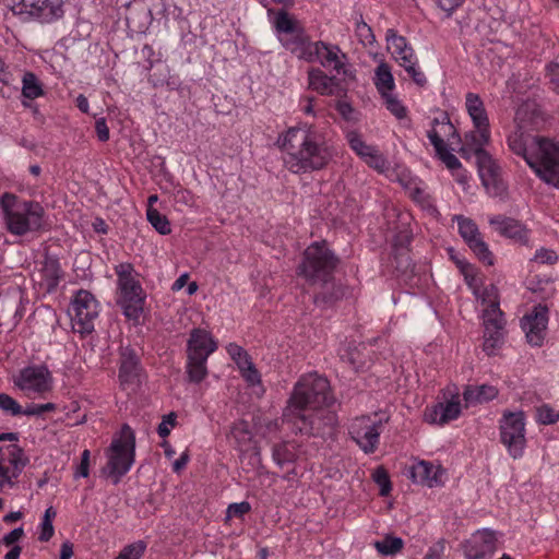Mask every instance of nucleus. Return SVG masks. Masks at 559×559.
I'll list each match as a JSON object with an SVG mask.
<instances>
[{"instance_id": "obj_28", "label": "nucleus", "mask_w": 559, "mask_h": 559, "mask_svg": "<svg viewBox=\"0 0 559 559\" xmlns=\"http://www.w3.org/2000/svg\"><path fill=\"white\" fill-rule=\"evenodd\" d=\"M308 84L309 87L326 96H338L343 90L338 80L335 76H329L320 69H311L308 72Z\"/></svg>"}, {"instance_id": "obj_13", "label": "nucleus", "mask_w": 559, "mask_h": 559, "mask_svg": "<svg viewBox=\"0 0 559 559\" xmlns=\"http://www.w3.org/2000/svg\"><path fill=\"white\" fill-rule=\"evenodd\" d=\"M485 146L474 147L464 145L461 153L473 152L477 158L478 173L486 190L492 195H502L506 192V185L502 180V169L498 162L484 150Z\"/></svg>"}, {"instance_id": "obj_17", "label": "nucleus", "mask_w": 559, "mask_h": 559, "mask_svg": "<svg viewBox=\"0 0 559 559\" xmlns=\"http://www.w3.org/2000/svg\"><path fill=\"white\" fill-rule=\"evenodd\" d=\"M459 225V233L467 246L473 250L477 258L487 265L493 264V257L484 241L477 225L464 216L455 217Z\"/></svg>"}, {"instance_id": "obj_56", "label": "nucleus", "mask_w": 559, "mask_h": 559, "mask_svg": "<svg viewBox=\"0 0 559 559\" xmlns=\"http://www.w3.org/2000/svg\"><path fill=\"white\" fill-rule=\"evenodd\" d=\"M444 542L439 540L433 544L425 555L424 559H442L444 552Z\"/></svg>"}, {"instance_id": "obj_42", "label": "nucleus", "mask_w": 559, "mask_h": 559, "mask_svg": "<svg viewBox=\"0 0 559 559\" xmlns=\"http://www.w3.org/2000/svg\"><path fill=\"white\" fill-rule=\"evenodd\" d=\"M355 33L360 44L372 46L376 43V36L371 27L360 16L355 24Z\"/></svg>"}, {"instance_id": "obj_6", "label": "nucleus", "mask_w": 559, "mask_h": 559, "mask_svg": "<svg viewBox=\"0 0 559 559\" xmlns=\"http://www.w3.org/2000/svg\"><path fill=\"white\" fill-rule=\"evenodd\" d=\"M484 343L483 349L487 355H493L504 341L506 320L499 308L498 290L495 286L486 288L481 295Z\"/></svg>"}, {"instance_id": "obj_14", "label": "nucleus", "mask_w": 559, "mask_h": 559, "mask_svg": "<svg viewBox=\"0 0 559 559\" xmlns=\"http://www.w3.org/2000/svg\"><path fill=\"white\" fill-rule=\"evenodd\" d=\"M385 40L388 50L391 51L395 61L404 68L416 84L424 85L426 76L419 70L414 49L408 45L406 38L399 35L394 28H389L385 33Z\"/></svg>"}, {"instance_id": "obj_25", "label": "nucleus", "mask_w": 559, "mask_h": 559, "mask_svg": "<svg viewBox=\"0 0 559 559\" xmlns=\"http://www.w3.org/2000/svg\"><path fill=\"white\" fill-rule=\"evenodd\" d=\"M139 357L129 346L120 348L119 380L123 389L134 386L140 378Z\"/></svg>"}, {"instance_id": "obj_23", "label": "nucleus", "mask_w": 559, "mask_h": 559, "mask_svg": "<svg viewBox=\"0 0 559 559\" xmlns=\"http://www.w3.org/2000/svg\"><path fill=\"white\" fill-rule=\"evenodd\" d=\"M496 533L490 530L477 531L465 545L467 559H484L496 550Z\"/></svg>"}, {"instance_id": "obj_19", "label": "nucleus", "mask_w": 559, "mask_h": 559, "mask_svg": "<svg viewBox=\"0 0 559 559\" xmlns=\"http://www.w3.org/2000/svg\"><path fill=\"white\" fill-rule=\"evenodd\" d=\"M311 55V60H308V62L318 61L323 68L333 69L338 74L347 75V57L338 46L316 41L312 46Z\"/></svg>"}, {"instance_id": "obj_52", "label": "nucleus", "mask_w": 559, "mask_h": 559, "mask_svg": "<svg viewBox=\"0 0 559 559\" xmlns=\"http://www.w3.org/2000/svg\"><path fill=\"white\" fill-rule=\"evenodd\" d=\"M176 425L177 415L175 413H169L163 417L162 423L158 425L157 432L162 438H166Z\"/></svg>"}, {"instance_id": "obj_26", "label": "nucleus", "mask_w": 559, "mask_h": 559, "mask_svg": "<svg viewBox=\"0 0 559 559\" xmlns=\"http://www.w3.org/2000/svg\"><path fill=\"white\" fill-rule=\"evenodd\" d=\"M461 414V404L459 396L452 397L444 403H438L431 407H427L424 414L425 420L429 424L443 426Z\"/></svg>"}, {"instance_id": "obj_27", "label": "nucleus", "mask_w": 559, "mask_h": 559, "mask_svg": "<svg viewBox=\"0 0 559 559\" xmlns=\"http://www.w3.org/2000/svg\"><path fill=\"white\" fill-rule=\"evenodd\" d=\"M217 349V343L210 332L203 329H193L187 345V356L209 358Z\"/></svg>"}, {"instance_id": "obj_34", "label": "nucleus", "mask_w": 559, "mask_h": 559, "mask_svg": "<svg viewBox=\"0 0 559 559\" xmlns=\"http://www.w3.org/2000/svg\"><path fill=\"white\" fill-rule=\"evenodd\" d=\"M39 272L48 290L55 289L62 277L60 263L57 259L53 258H46Z\"/></svg>"}, {"instance_id": "obj_11", "label": "nucleus", "mask_w": 559, "mask_h": 559, "mask_svg": "<svg viewBox=\"0 0 559 559\" xmlns=\"http://www.w3.org/2000/svg\"><path fill=\"white\" fill-rule=\"evenodd\" d=\"M465 108L474 129L465 134L464 145H473L474 147L488 145L491 138L490 123L479 95L472 92L467 93L465 95Z\"/></svg>"}, {"instance_id": "obj_48", "label": "nucleus", "mask_w": 559, "mask_h": 559, "mask_svg": "<svg viewBox=\"0 0 559 559\" xmlns=\"http://www.w3.org/2000/svg\"><path fill=\"white\" fill-rule=\"evenodd\" d=\"M373 479L380 486V495L388 496L391 491V483L386 471L383 467H378L373 472Z\"/></svg>"}, {"instance_id": "obj_41", "label": "nucleus", "mask_w": 559, "mask_h": 559, "mask_svg": "<svg viewBox=\"0 0 559 559\" xmlns=\"http://www.w3.org/2000/svg\"><path fill=\"white\" fill-rule=\"evenodd\" d=\"M346 140L350 146V148L362 159L370 152H373L376 146L367 144L362 136L356 131H349L346 134Z\"/></svg>"}, {"instance_id": "obj_9", "label": "nucleus", "mask_w": 559, "mask_h": 559, "mask_svg": "<svg viewBox=\"0 0 559 559\" xmlns=\"http://www.w3.org/2000/svg\"><path fill=\"white\" fill-rule=\"evenodd\" d=\"M499 429L500 440L509 455L514 460L521 459L526 448L524 413L504 412L499 421Z\"/></svg>"}, {"instance_id": "obj_5", "label": "nucleus", "mask_w": 559, "mask_h": 559, "mask_svg": "<svg viewBox=\"0 0 559 559\" xmlns=\"http://www.w3.org/2000/svg\"><path fill=\"white\" fill-rule=\"evenodd\" d=\"M105 454L107 463L103 474L116 485L131 469L135 459V435L129 425L124 424L112 437Z\"/></svg>"}, {"instance_id": "obj_62", "label": "nucleus", "mask_w": 559, "mask_h": 559, "mask_svg": "<svg viewBox=\"0 0 559 559\" xmlns=\"http://www.w3.org/2000/svg\"><path fill=\"white\" fill-rule=\"evenodd\" d=\"M235 364L237 365L239 371H242L243 369L253 365L252 359L249 356L248 352H246L243 355L240 356V358L235 360Z\"/></svg>"}, {"instance_id": "obj_2", "label": "nucleus", "mask_w": 559, "mask_h": 559, "mask_svg": "<svg viewBox=\"0 0 559 559\" xmlns=\"http://www.w3.org/2000/svg\"><path fill=\"white\" fill-rule=\"evenodd\" d=\"M284 167L293 174H308L328 166L332 158L323 135L309 123L288 128L277 138Z\"/></svg>"}, {"instance_id": "obj_55", "label": "nucleus", "mask_w": 559, "mask_h": 559, "mask_svg": "<svg viewBox=\"0 0 559 559\" xmlns=\"http://www.w3.org/2000/svg\"><path fill=\"white\" fill-rule=\"evenodd\" d=\"M90 456L91 452L84 450L81 454V463L78 466L74 476L75 477H87L90 474Z\"/></svg>"}, {"instance_id": "obj_38", "label": "nucleus", "mask_w": 559, "mask_h": 559, "mask_svg": "<svg viewBox=\"0 0 559 559\" xmlns=\"http://www.w3.org/2000/svg\"><path fill=\"white\" fill-rule=\"evenodd\" d=\"M22 95L27 99H35L44 95V88L33 72H26L22 79Z\"/></svg>"}, {"instance_id": "obj_45", "label": "nucleus", "mask_w": 559, "mask_h": 559, "mask_svg": "<svg viewBox=\"0 0 559 559\" xmlns=\"http://www.w3.org/2000/svg\"><path fill=\"white\" fill-rule=\"evenodd\" d=\"M382 98L384 99L386 109L397 119H403L406 117V108L392 93L386 96H382Z\"/></svg>"}, {"instance_id": "obj_8", "label": "nucleus", "mask_w": 559, "mask_h": 559, "mask_svg": "<svg viewBox=\"0 0 559 559\" xmlns=\"http://www.w3.org/2000/svg\"><path fill=\"white\" fill-rule=\"evenodd\" d=\"M115 272L118 277V288L120 292L119 305L121 306L124 316L138 321L144 304V292L136 278V272L131 263H119L115 266Z\"/></svg>"}, {"instance_id": "obj_40", "label": "nucleus", "mask_w": 559, "mask_h": 559, "mask_svg": "<svg viewBox=\"0 0 559 559\" xmlns=\"http://www.w3.org/2000/svg\"><path fill=\"white\" fill-rule=\"evenodd\" d=\"M146 218L150 224L155 228L157 233L160 235H168L171 231L170 223L167 217L160 214L156 209L152 206H147L146 210Z\"/></svg>"}, {"instance_id": "obj_61", "label": "nucleus", "mask_w": 559, "mask_h": 559, "mask_svg": "<svg viewBox=\"0 0 559 559\" xmlns=\"http://www.w3.org/2000/svg\"><path fill=\"white\" fill-rule=\"evenodd\" d=\"M226 349H227L228 355L230 356V358L234 361L237 360L238 358H240V356L247 352L236 343L228 344Z\"/></svg>"}, {"instance_id": "obj_3", "label": "nucleus", "mask_w": 559, "mask_h": 559, "mask_svg": "<svg viewBox=\"0 0 559 559\" xmlns=\"http://www.w3.org/2000/svg\"><path fill=\"white\" fill-rule=\"evenodd\" d=\"M334 403L330 382L317 372L302 376L295 384L284 417L294 423L299 432L312 431V420L305 414Z\"/></svg>"}, {"instance_id": "obj_51", "label": "nucleus", "mask_w": 559, "mask_h": 559, "mask_svg": "<svg viewBox=\"0 0 559 559\" xmlns=\"http://www.w3.org/2000/svg\"><path fill=\"white\" fill-rule=\"evenodd\" d=\"M533 260L542 264H554L558 261V254L548 248H539L536 250Z\"/></svg>"}, {"instance_id": "obj_39", "label": "nucleus", "mask_w": 559, "mask_h": 559, "mask_svg": "<svg viewBox=\"0 0 559 559\" xmlns=\"http://www.w3.org/2000/svg\"><path fill=\"white\" fill-rule=\"evenodd\" d=\"M374 548L383 556H393L403 549L404 542L400 537L386 536L382 540L374 542Z\"/></svg>"}, {"instance_id": "obj_47", "label": "nucleus", "mask_w": 559, "mask_h": 559, "mask_svg": "<svg viewBox=\"0 0 559 559\" xmlns=\"http://www.w3.org/2000/svg\"><path fill=\"white\" fill-rule=\"evenodd\" d=\"M537 421L543 425H551L559 420V412L549 405H542L536 409Z\"/></svg>"}, {"instance_id": "obj_33", "label": "nucleus", "mask_w": 559, "mask_h": 559, "mask_svg": "<svg viewBox=\"0 0 559 559\" xmlns=\"http://www.w3.org/2000/svg\"><path fill=\"white\" fill-rule=\"evenodd\" d=\"M373 83L381 96H386L394 90V78L391 72V67L386 62L381 61L377 66L374 70Z\"/></svg>"}, {"instance_id": "obj_4", "label": "nucleus", "mask_w": 559, "mask_h": 559, "mask_svg": "<svg viewBox=\"0 0 559 559\" xmlns=\"http://www.w3.org/2000/svg\"><path fill=\"white\" fill-rule=\"evenodd\" d=\"M0 206L5 227L12 235L37 231L44 225L45 211L37 202L20 201L14 194L4 193Z\"/></svg>"}, {"instance_id": "obj_58", "label": "nucleus", "mask_w": 559, "mask_h": 559, "mask_svg": "<svg viewBox=\"0 0 559 559\" xmlns=\"http://www.w3.org/2000/svg\"><path fill=\"white\" fill-rule=\"evenodd\" d=\"M97 136L102 142H106L109 139V129L106 124L105 119H98L95 123Z\"/></svg>"}, {"instance_id": "obj_31", "label": "nucleus", "mask_w": 559, "mask_h": 559, "mask_svg": "<svg viewBox=\"0 0 559 559\" xmlns=\"http://www.w3.org/2000/svg\"><path fill=\"white\" fill-rule=\"evenodd\" d=\"M230 438L240 452H248L255 448L253 433L250 430L249 424L245 420H238L231 426Z\"/></svg>"}, {"instance_id": "obj_63", "label": "nucleus", "mask_w": 559, "mask_h": 559, "mask_svg": "<svg viewBox=\"0 0 559 559\" xmlns=\"http://www.w3.org/2000/svg\"><path fill=\"white\" fill-rule=\"evenodd\" d=\"M462 0H437L439 7L444 11H453L461 4Z\"/></svg>"}, {"instance_id": "obj_36", "label": "nucleus", "mask_w": 559, "mask_h": 559, "mask_svg": "<svg viewBox=\"0 0 559 559\" xmlns=\"http://www.w3.org/2000/svg\"><path fill=\"white\" fill-rule=\"evenodd\" d=\"M273 26L278 34L284 36L304 28L299 21L285 10H281L275 14Z\"/></svg>"}, {"instance_id": "obj_57", "label": "nucleus", "mask_w": 559, "mask_h": 559, "mask_svg": "<svg viewBox=\"0 0 559 559\" xmlns=\"http://www.w3.org/2000/svg\"><path fill=\"white\" fill-rule=\"evenodd\" d=\"M55 533L52 521L41 520L39 540L48 542Z\"/></svg>"}, {"instance_id": "obj_46", "label": "nucleus", "mask_w": 559, "mask_h": 559, "mask_svg": "<svg viewBox=\"0 0 559 559\" xmlns=\"http://www.w3.org/2000/svg\"><path fill=\"white\" fill-rule=\"evenodd\" d=\"M0 409L11 416L22 415V406L5 393H0Z\"/></svg>"}, {"instance_id": "obj_54", "label": "nucleus", "mask_w": 559, "mask_h": 559, "mask_svg": "<svg viewBox=\"0 0 559 559\" xmlns=\"http://www.w3.org/2000/svg\"><path fill=\"white\" fill-rule=\"evenodd\" d=\"M240 374L249 385H261V374L254 364L240 371Z\"/></svg>"}, {"instance_id": "obj_60", "label": "nucleus", "mask_w": 559, "mask_h": 559, "mask_svg": "<svg viewBox=\"0 0 559 559\" xmlns=\"http://www.w3.org/2000/svg\"><path fill=\"white\" fill-rule=\"evenodd\" d=\"M23 535H24L23 528L17 527V528H14L13 531H11L10 533H8L7 535H4L2 540L7 546H11L14 543H16L17 540H20Z\"/></svg>"}, {"instance_id": "obj_30", "label": "nucleus", "mask_w": 559, "mask_h": 559, "mask_svg": "<svg viewBox=\"0 0 559 559\" xmlns=\"http://www.w3.org/2000/svg\"><path fill=\"white\" fill-rule=\"evenodd\" d=\"M300 456L301 451L295 441L281 442L273 447V461L281 468L294 464L300 459Z\"/></svg>"}, {"instance_id": "obj_7", "label": "nucleus", "mask_w": 559, "mask_h": 559, "mask_svg": "<svg viewBox=\"0 0 559 559\" xmlns=\"http://www.w3.org/2000/svg\"><path fill=\"white\" fill-rule=\"evenodd\" d=\"M337 265V259L325 242H313L304 252L298 273L310 284L328 283Z\"/></svg>"}, {"instance_id": "obj_32", "label": "nucleus", "mask_w": 559, "mask_h": 559, "mask_svg": "<svg viewBox=\"0 0 559 559\" xmlns=\"http://www.w3.org/2000/svg\"><path fill=\"white\" fill-rule=\"evenodd\" d=\"M497 395L498 390L495 386L488 384L468 385L463 392V397L467 406L491 401Z\"/></svg>"}, {"instance_id": "obj_43", "label": "nucleus", "mask_w": 559, "mask_h": 559, "mask_svg": "<svg viewBox=\"0 0 559 559\" xmlns=\"http://www.w3.org/2000/svg\"><path fill=\"white\" fill-rule=\"evenodd\" d=\"M146 549V544L143 540H138L130 545L124 546L115 559H140Z\"/></svg>"}, {"instance_id": "obj_44", "label": "nucleus", "mask_w": 559, "mask_h": 559, "mask_svg": "<svg viewBox=\"0 0 559 559\" xmlns=\"http://www.w3.org/2000/svg\"><path fill=\"white\" fill-rule=\"evenodd\" d=\"M362 160L379 173H384L389 168V163L382 153L376 147Z\"/></svg>"}, {"instance_id": "obj_29", "label": "nucleus", "mask_w": 559, "mask_h": 559, "mask_svg": "<svg viewBox=\"0 0 559 559\" xmlns=\"http://www.w3.org/2000/svg\"><path fill=\"white\" fill-rule=\"evenodd\" d=\"M282 45L296 55L299 59L311 60V49L314 43H312L309 36L306 34L305 28L280 37Z\"/></svg>"}, {"instance_id": "obj_15", "label": "nucleus", "mask_w": 559, "mask_h": 559, "mask_svg": "<svg viewBox=\"0 0 559 559\" xmlns=\"http://www.w3.org/2000/svg\"><path fill=\"white\" fill-rule=\"evenodd\" d=\"M12 12L24 20H35L40 23H51L63 14L61 4L51 0H20L13 2Z\"/></svg>"}, {"instance_id": "obj_20", "label": "nucleus", "mask_w": 559, "mask_h": 559, "mask_svg": "<svg viewBox=\"0 0 559 559\" xmlns=\"http://www.w3.org/2000/svg\"><path fill=\"white\" fill-rule=\"evenodd\" d=\"M427 136L433 145L435 151L447 146V142L449 144H457L461 142V138L447 114H441L432 120L431 129L428 131Z\"/></svg>"}, {"instance_id": "obj_22", "label": "nucleus", "mask_w": 559, "mask_h": 559, "mask_svg": "<svg viewBox=\"0 0 559 559\" xmlns=\"http://www.w3.org/2000/svg\"><path fill=\"white\" fill-rule=\"evenodd\" d=\"M488 223L502 237L520 243L528 241V229L515 218L504 215H492L488 218Z\"/></svg>"}, {"instance_id": "obj_18", "label": "nucleus", "mask_w": 559, "mask_h": 559, "mask_svg": "<svg viewBox=\"0 0 559 559\" xmlns=\"http://www.w3.org/2000/svg\"><path fill=\"white\" fill-rule=\"evenodd\" d=\"M548 323V310L545 306L537 305L521 320L522 330L527 342L533 346H542Z\"/></svg>"}, {"instance_id": "obj_49", "label": "nucleus", "mask_w": 559, "mask_h": 559, "mask_svg": "<svg viewBox=\"0 0 559 559\" xmlns=\"http://www.w3.org/2000/svg\"><path fill=\"white\" fill-rule=\"evenodd\" d=\"M57 406L53 403L45 404H31L25 408H22V415L26 416H40L44 413L56 411Z\"/></svg>"}, {"instance_id": "obj_10", "label": "nucleus", "mask_w": 559, "mask_h": 559, "mask_svg": "<svg viewBox=\"0 0 559 559\" xmlns=\"http://www.w3.org/2000/svg\"><path fill=\"white\" fill-rule=\"evenodd\" d=\"M386 421L388 417L377 413L361 415L350 421L348 432L365 453H373L378 448L380 435Z\"/></svg>"}, {"instance_id": "obj_35", "label": "nucleus", "mask_w": 559, "mask_h": 559, "mask_svg": "<svg viewBox=\"0 0 559 559\" xmlns=\"http://www.w3.org/2000/svg\"><path fill=\"white\" fill-rule=\"evenodd\" d=\"M438 157L444 163V165L452 171L453 176H455L456 181L461 185H466L468 180V176L465 170L462 168V164L459 158L452 154L447 146L441 147V150L436 151Z\"/></svg>"}, {"instance_id": "obj_59", "label": "nucleus", "mask_w": 559, "mask_h": 559, "mask_svg": "<svg viewBox=\"0 0 559 559\" xmlns=\"http://www.w3.org/2000/svg\"><path fill=\"white\" fill-rule=\"evenodd\" d=\"M548 76L554 90L559 93V64L552 63L548 67Z\"/></svg>"}, {"instance_id": "obj_16", "label": "nucleus", "mask_w": 559, "mask_h": 559, "mask_svg": "<svg viewBox=\"0 0 559 559\" xmlns=\"http://www.w3.org/2000/svg\"><path fill=\"white\" fill-rule=\"evenodd\" d=\"M53 379L45 365L28 366L20 370L14 385L25 394H45L52 389Z\"/></svg>"}, {"instance_id": "obj_53", "label": "nucleus", "mask_w": 559, "mask_h": 559, "mask_svg": "<svg viewBox=\"0 0 559 559\" xmlns=\"http://www.w3.org/2000/svg\"><path fill=\"white\" fill-rule=\"evenodd\" d=\"M251 510V506L247 501H242L239 503H231L228 506L226 511V520H230L231 518H241L246 513Z\"/></svg>"}, {"instance_id": "obj_50", "label": "nucleus", "mask_w": 559, "mask_h": 559, "mask_svg": "<svg viewBox=\"0 0 559 559\" xmlns=\"http://www.w3.org/2000/svg\"><path fill=\"white\" fill-rule=\"evenodd\" d=\"M348 362L356 371L364 370L368 367V361L359 348H354L347 354Z\"/></svg>"}, {"instance_id": "obj_1", "label": "nucleus", "mask_w": 559, "mask_h": 559, "mask_svg": "<svg viewBox=\"0 0 559 559\" xmlns=\"http://www.w3.org/2000/svg\"><path fill=\"white\" fill-rule=\"evenodd\" d=\"M543 122L539 106L532 100L524 102L516 110V130L509 135L508 145L514 154L524 158L544 182L559 189V144L527 133Z\"/></svg>"}, {"instance_id": "obj_21", "label": "nucleus", "mask_w": 559, "mask_h": 559, "mask_svg": "<svg viewBox=\"0 0 559 559\" xmlns=\"http://www.w3.org/2000/svg\"><path fill=\"white\" fill-rule=\"evenodd\" d=\"M22 450L14 444L0 447V487H12L17 477Z\"/></svg>"}, {"instance_id": "obj_12", "label": "nucleus", "mask_w": 559, "mask_h": 559, "mask_svg": "<svg viewBox=\"0 0 559 559\" xmlns=\"http://www.w3.org/2000/svg\"><path fill=\"white\" fill-rule=\"evenodd\" d=\"M98 313L99 305L95 297L87 290H79L69 308L73 331L82 335L90 334Z\"/></svg>"}, {"instance_id": "obj_37", "label": "nucleus", "mask_w": 559, "mask_h": 559, "mask_svg": "<svg viewBox=\"0 0 559 559\" xmlns=\"http://www.w3.org/2000/svg\"><path fill=\"white\" fill-rule=\"evenodd\" d=\"M207 358L190 357L187 356V374L189 381L200 383L207 376L206 368Z\"/></svg>"}, {"instance_id": "obj_24", "label": "nucleus", "mask_w": 559, "mask_h": 559, "mask_svg": "<svg viewBox=\"0 0 559 559\" xmlns=\"http://www.w3.org/2000/svg\"><path fill=\"white\" fill-rule=\"evenodd\" d=\"M412 480L415 484L427 486L429 488L443 485L444 469L428 461L415 463L409 471Z\"/></svg>"}, {"instance_id": "obj_64", "label": "nucleus", "mask_w": 559, "mask_h": 559, "mask_svg": "<svg viewBox=\"0 0 559 559\" xmlns=\"http://www.w3.org/2000/svg\"><path fill=\"white\" fill-rule=\"evenodd\" d=\"M73 556V545L66 542L61 545L60 559H70Z\"/></svg>"}]
</instances>
